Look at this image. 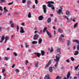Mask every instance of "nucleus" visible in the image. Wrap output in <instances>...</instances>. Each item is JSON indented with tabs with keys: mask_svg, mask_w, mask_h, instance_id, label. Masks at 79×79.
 I'll use <instances>...</instances> for the list:
<instances>
[{
	"mask_svg": "<svg viewBox=\"0 0 79 79\" xmlns=\"http://www.w3.org/2000/svg\"><path fill=\"white\" fill-rule=\"evenodd\" d=\"M60 57L61 56L59 54L57 55L56 56V59H54V60L56 61V63L55 64V66L53 67L54 69H57L58 65V61H59Z\"/></svg>",
	"mask_w": 79,
	"mask_h": 79,
	"instance_id": "1",
	"label": "nucleus"
},
{
	"mask_svg": "<svg viewBox=\"0 0 79 79\" xmlns=\"http://www.w3.org/2000/svg\"><path fill=\"white\" fill-rule=\"evenodd\" d=\"M46 4H48V7H49V8L51 7L52 10L55 9V7L52 4H54V2L52 1H48V2H46Z\"/></svg>",
	"mask_w": 79,
	"mask_h": 79,
	"instance_id": "2",
	"label": "nucleus"
},
{
	"mask_svg": "<svg viewBox=\"0 0 79 79\" xmlns=\"http://www.w3.org/2000/svg\"><path fill=\"white\" fill-rule=\"evenodd\" d=\"M10 40V37H9V36H6L5 37V43L6 44V42L8 40Z\"/></svg>",
	"mask_w": 79,
	"mask_h": 79,
	"instance_id": "3",
	"label": "nucleus"
},
{
	"mask_svg": "<svg viewBox=\"0 0 79 79\" xmlns=\"http://www.w3.org/2000/svg\"><path fill=\"white\" fill-rule=\"evenodd\" d=\"M70 75L71 74L70 73V71H69L67 75V78L65 77L64 79H68L69 78V76H70Z\"/></svg>",
	"mask_w": 79,
	"mask_h": 79,
	"instance_id": "4",
	"label": "nucleus"
},
{
	"mask_svg": "<svg viewBox=\"0 0 79 79\" xmlns=\"http://www.w3.org/2000/svg\"><path fill=\"white\" fill-rule=\"evenodd\" d=\"M20 32V33H22L23 34V33L25 32V31L24 30V28H23V27H21Z\"/></svg>",
	"mask_w": 79,
	"mask_h": 79,
	"instance_id": "5",
	"label": "nucleus"
},
{
	"mask_svg": "<svg viewBox=\"0 0 79 79\" xmlns=\"http://www.w3.org/2000/svg\"><path fill=\"white\" fill-rule=\"evenodd\" d=\"M39 37V35L38 34H35L33 37V39L34 40H37L38 38Z\"/></svg>",
	"mask_w": 79,
	"mask_h": 79,
	"instance_id": "6",
	"label": "nucleus"
},
{
	"mask_svg": "<svg viewBox=\"0 0 79 79\" xmlns=\"http://www.w3.org/2000/svg\"><path fill=\"white\" fill-rule=\"evenodd\" d=\"M52 63V62L51 61V60H49L48 62V63L46 65V66L45 67V69H46L47 68H48L50 64Z\"/></svg>",
	"mask_w": 79,
	"mask_h": 79,
	"instance_id": "7",
	"label": "nucleus"
},
{
	"mask_svg": "<svg viewBox=\"0 0 79 79\" xmlns=\"http://www.w3.org/2000/svg\"><path fill=\"white\" fill-rule=\"evenodd\" d=\"M9 24L10 25V26L12 28H13L15 27L14 26V23H13V22L12 21H10L9 22Z\"/></svg>",
	"mask_w": 79,
	"mask_h": 79,
	"instance_id": "8",
	"label": "nucleus"
},
{
	"mask_svg": "<svg viewBox=\"0 0 79 79\" xmlns=\"http://www.w3.org/2000/svg\"><path fill=\"white\" fill-rule=\"evenodd\" d=\"M60 8L61 9H59L57 11V13L59 15H60V13L62 12V10L61 9L62 8H63L62 6H60Z\"/></svg>",
	"mask_w": 79,
	"mask_h": 79,
	"instance_id": "9",
	"label": "nucleus"
},
{
	"mask_svg": "<svg viewBox=\"0 0 79 79\" xmlns=\"http://www.w3.org/2000/svg\"><path fill=\"white\" fill-rule=\"evenodd\" d=\"M43 9L44 13H46L47 12V9H46V6L44 5L43 6Z\"/></svg>",
	"mask_w": 79,
	"mask_h": 79,
	"instance_id": "10",
	"label": "nucleus"
},
{
	"mask_svg": "<svg viewBox=\"0 0 79 79\" xmlns=\"http://www.w3.org/2000/svg\"><path fill=\"white\" fill-rule=\"evenodd\" d=\"M63 17H64V18H66L67 19V21H68V23H70V22H71V21H70L69 19V18H68V17H67V16L66 15H64L63 16Z\"/></svg>",
	"mask_w": 79,
	"mask_h": 79,
	"instance_id": "11",
	"label": "nucleus"
},
{
	"mask_svg": "<svg viewBox=\"0 0 79 79\" xmlns=\"http://www.w3.org/2000/svg\"><path fill=\"white\" fill-rule=\"evenodd\" d=\"M47 34L48 35V37L49 38H52V35L51 34L48 32V31H47Z\"/></svg>",
	"mask_w": 79,
	"mask_h": 79,
	"instance_id": "12",
	"label": "nucleus"
},
{
	"mask_svg": "<svg viewBox=\"0 0 79 79\" xmlns=\"http://www.w3.org/2000/svg\"><path fill=\"white\" fill-rule=\"evenodd\" d=\"M34 54H35V55H37V56L38 58H40V53L39 52H34Z\"/></svg>",
	"mask_w": 79,
	"mask_h": 79,
	"instance_id": "13",
	"label": "nucleus"
},
{
	"mask_svg": "<svg viewBox=\"0 0 79 79\" xmlns=\"http://www.w3.org/2000/svg\"><path fill=\"white\" fill-rule=\"evenodd\" d=\"M5 39V36L4 35H2L1 38V40L0 41V43H1V42H3V40Z\"/></svg>",
	"mask_w": 79,
	"mask_h": 79,
	"instance_id": "14",
	"label": "nucleus"
},
{
	"mask_svg": "<svg viewBox=\"0 0 79 79\" xmlns=\"http://www.w3.org/2000/svg\"><path fill=\"white\" fill-rule=\"evenodd\" d=\"M42 42V39L41 38H40L38 40V44H41Z\"/></svg>",
	"mask_w": 79,
	"mask_h": 79,
	"instance_id": "15",
	"label": "nucleus"
},
{
	"mask_svg": "<svg viewBox=\"0 0 79 79\" xmlns=\"http://www.w3.org/2000/svg\"><path fill=\"white\" fill-rule=\"evenodd\" d=\"M39 67V61H37L35 63V68H38Z\"/></svg>",
	"mask_w": 79,
	"mask_h": 79,
	"instance_id": "16",
	"label": "nucleus"
},
{
	"mask_svg": "<svg viewBox=\"0 0 79 79\" xmlns=\"http://www.w3.org/2000/svg\"><path fill=\"white\" fill-rule=\"evenodd\" d=\"M38 19L40 21H42L43 19V16L40 15L39 16Z\"/></svg>",
	"mask_w": 79,
	"mask_h": 79,
	"instance_id": "17",
	"label": "nucleus"
},
{
	"mask_svg": "<svg viewBox=\"0 0 79 79\" xmlns=\"http://www.w3.org/2000/svg\"><path fill=\"white\" fill-rule=\"evenodd\" d=\"M73 42H76L77 44H79V40H73Z\"/></svg>",
	"mask_w": 79,
	"mask_h": 79,
	"instance_id": "18",
	"label": "nucleus"
},
{
	"mask_svg": "<svg viewBox=\"0 0 79 79\" xmlns=\"http://www.w3.org/2000/svg\"><path fill=\"white\" fill-rule=\"evenodd\" d=\"M66 14L67 15H68V16H69V15H71V14H70V12L68 10H67L66 12Z\"/></svg>",
	"mask_w": 79,
	"mask_h": 79,
	"instance_id": "19",
	"label": "nucleus"
},
{
	"mask_svg": "<svg viewBox=\"0 0 79 79\" xmlns=\"http://www.w3.org/2000/svg\"><path fill=\"white\" fill-rule=\"evenodd\" d=\"M58 31L60 32V33H62L63 32V30L61 29V28H59Z\"/></svg>",
	"mask_w": 79,
	"mask_h": 79,
	"instance_id": "20",
	"label": "nucleus"
},
{
	"mask_svg": "<svg viewBox=\"0 0 79 79\" xmlns=\"http://www.w3.org/2000/svg\"><path fill=\"white\" fill-rule=\"evenodd\" d=\"M64 35H61L60 36L59 40H61V39H62V37H64Z\"/></svg>",
	"mask_w": 79,
	"mask_h": 79,
	"instance_id": "21",
	"label": "nucleus"
},
{
	"mask_svg": "<svg viewBox=\"0 0 79 79\" xmlns=\"http://www.w3.org/2000/svg\"><path fill=\"white\" fill-rule=\"evenodd\" d=\"M79 53V52L77 51H76L75 52V53L74 54V55H77Z\"/></svg>",
	"mask_w": 79,
	"mask_h": 79,
	"instance_id": "22",
	"label": "nucleus"
},
{
	"mask_svg": "<svg viewBox=\"0 0 79 79\" xmlns=\"http://www.w3.org/2000/svg\"><path fill=\"white\" fill-rule=\"evenodd\" d=\"M6 9V7H5L4 8V13H5V12H8V10L7 9Z\"/></svg>",
	"mask_w": 79,
	"mask_h": 79,
	"instance_id": "23",
	"label": "nucleus"
},
{
	"mask_svg": "<svg viewBox=\"0 0 79 79\" xmlns=\"http://www.w3.org/2000/svg\"><path fill=\"white\" fill-rule=\"evenodd\" d=\"M71 41H70V40H68L67 43V46H69V45H71Z\"/></svg>",
	"mask_w": 79,
	"mask_h": 79,
	"instance_id": "24",
	"label": "nucleus"
},
{
	"mask_svg": "<svg viewBox=\"0 0 79 79\" xmlns=\"http://www.w3.org/2000/svg\"><path fill=\"white\" fill-rule=\"evenodd\" d=\"M41 52L42 56H44L45 55V52L43 50H41Z\"/></svg>",
	"mask_w": 79,
	"mask_h": 79,
	"instance_id": "25",
	"label": "nucleus"
},
{
	"mask_svg": "<svg viewBox=\"0 0 79 79\" xmlns=\"http://www.w3.org/2000/svg\"><path fill=\"white\" fill-rule=\"evenodd\" d=\"M49 71L50 72H52L53 71V69H52V67H50L49 69Z\"/></svg>",
	"mask_w": 79,
	"mask_h": 79,
	"instance_id": "26",
	"label": "nucleus"
},
{
	"mask_svg": "<svg viewBox=\"0 0 79 79\" xmlns=\"http://www.w3.org/2000/svg\"><path fill=\"white\" fill-rule=\"evenodd\" d=\"M28 17L29 18H30L31 17V12H29L28 15Z\"/></svg>",
	"mask_w": 79,
	"mask_h": 79,
	"instance_id": "27",
	"label": "nucleus"
},
{
	"mask_svg": "<svg viewBox=\"0 0 79 79\" xmlns=\"http://www.w3.org/2000/svg\"><path fill=\"white\" fill-rule=\"evenodd\" d=\"M70 22L71 21H73V22H76V20H75V19H73V18H70Z\"/></svg>",
	"mask_w": 79,
	"mask_h": 79,
	"instance_id": "28",
	"label": "nucleus"
},
{
	"mask_svg": "<svg viewBox=\"0 0 79 79\" xmlns=\"http://www.w3.org/2000/svg\"><path fill=\"white\" fill-rule=\"evenodd\" d=\"M6 2L5 0H0V3H6Z\"/></svg>",
	"mask_w": 79,
	"mask_h": 79,
	"instance_id": "29",
	"label": "nucleus"
},
{
	"mask_svg": "<svg viewBox=\"0 0 79 79\" xmlns=\"http://www.w3.org/2000/svg\"><path fill=\"white\" fill-rule=\"evenodd\" d=\"M16 29H17V32H18V30L19 29V26L17 25L16 26Z\"/></svg>",
	"mask_w": 79,
	"mask_h": 79,
	"instance_id": "30",
	"label": "nucleus"
},
{
	"mask_svg": "<svg viewBox=\"0 0 79 79\" xmlns=\"http://www.w3.org/2000/svg\"><path fill=\"white\" fill-rule=\"evenodd\" d=\"M46 31V33H47V31H47V28L46 27H45L44 29H43V32H45Z\"/></svg>",
	"mask_w": 79,
	"mask_h": 79,
	"instance_id": "31",
	"label": "nucleus"
},
{
	"mask_svg": "<svg viewBox=\"0 0 79 79\" xmlns=\"http://www.w3.org/2000/svg\"><path fill=\"white\" fill-rule=\"evenodd\" d=\"M51 19L50 18H49L47 20V21L48 23H51Z\"/></svg>",
	"mask_w": 79,
	"mask_h": 79,
	"instance_id": "32",
	"label": "nucleus"
},
{
	"mask_svg": "<svg viewBox=\"0 0 79 79\" xmlns=\"http://www.w3.org/2000/svg\"><path fill=\"white\" fill-rule=\"evenodd\" d=\"M33 44H37V41H33L32 42Z\"/></svg>",
	"mask_w": 79,
	"mask_h": 79,
	"instance_id": "33",
	"label": "nucleus"
},
{
	"mask_svg": "<svg viewBox=\"0 0 79 79\" xmlns=\"http://www.w3.org/2000/svg\"><path fill=\"white\" fill-rule=\"evenodd\" d=\"M78 25V23H77L75 24L74 25V27L75 28V27H77Z\"/></svg>",
	"mask_w": 79,
	"mask_h": 79,
	"instance_id": "34",
	"label": "nucleus"
},
{
	"mask_svg": "<svg viewBox=\"0 0 79 79\" xmlns=\"http://www.w3.org/2000/svg\"><path fill=\"white\" fill-rule=\"evenodd\" d=\"M56 52H60V48H57L56 51Z\"/></svg>",
	"mask_w": 79,
	"mask_h": 79,
	"instance_id": "35",
	"label": "nucleus"
},
{
	"mask_svg": "<svg viewBox=\"0 0 79 79\" xmlns=\"http://www.w3.org/2000/svg\"><path fill=\"white\" fill-rule=\"evenodd\" d=\"M15 71L16 72V73H17L19 72V69H16L15 70Z\"/></svg>",
	"mask_w": 79,
	"mask_h": 79,
	"instance_id": "36",
	"label": "nucleus"
},
{
	"mask_svg": "<svg viewBox=\"0 0 79 79\" xmlns=\"http://www.w3.org/2000/svg\"><path fill=\"white\" fill-rule=\"evenodd\" d=\"M50 52H53V47H52L51 48Z\"/></svg>",
	"mask_w": 79,
	"mask_h": 79,
	"instance_id": "37",
	"label": "nucleus"
},
{
	"mask_svg": "<svg viewBox=\"0 0 79 79\" xmlns=\"http://www.w3.org/2000/svg\"><path fill=\"white\" fill-rule=\"evenodd\" d=\"M79 64H78L77 67H75V70H77V69H78V68H79Z\"/></svg>",
	"mask_w": 79,
	"mask_h": 79,
	"instance_id": "38",
	"label": "nucleus"
},
{
	"mask_svg": "<svg viewBox=\"0 0 79 79\" xmlns=\"http://www.w3.org/2000/svg\"><path fill=\"white\" fill-rule=\"evenodd\" d=\"M27 2V5H30L31 4V1H28Z\"/></svg>",
	"mask_w": 79,
	"mask_h": 79,
	"instance_id": "39",
	"label": "nucleus"
},
{
	"mask_svg": "<svg viewBox=\"0 0 79 79\" xmlns=\"http://www.w3.org/2000/svg\"><path fill=\"white\" fill-rule=\"evenodd\" d=\"M13 55H15V56H17V53L16 52H14L13 53Z\"/></svg>",
	"mask_w": 79,
	"mask_h": 79,
	"instance_id": "40",
	"label": "nucleus"
},
{
	"mask_svg": "<svg viewBox=\"0 0 79 79\" xmlns=\"http://www.w3.org/2000/svg\"><path fill=\"white\" fill-rule=\"evenodd\" d=\"M13 3V2H11L9 3L8 4V5H12Z\"/></svg>",
	"mask_w": 79,
	"mask_h": 79,
	"instance_id": "41",
	"label": "nucleus"
},
{
	"mask_svg": "<svg viewBox=\"0 0 79 79\" xmlns=\"http://www.w3.org/2000/svg\"><path fill=\"white\" fill-rule=\"evenodd\" d=\"M8 59H9V58L7 57H5V60H6V61H8Z\"/></svg>",
	"mask_w": 79,
	"mask_h": 79,
	"instance_id": "42",
	"label": "nucleus"
},
{
	"mask_svg": "<svg viewBox=\"0 0 79 79\" xmlns=\"http://www.w3.org/2000/svg\"><path fill=\"white\" fill-rule=\"evenodd\" d=\"M26 48H27L28 47H29V45L28 44H27V43H26Z\"/></svg>",
	"mask_w": 79,
	"mask_h": 79,
	"instance_id": "43",
	"label": "nucleus"
},
{
	"mask_svg": "<svg viewBox=\"0 0 79 79\" xmlns=\"http://www.w3.org/2000/svg\"><path fill=\"white\" fill-rule=\"evenodd\" d=\"M61 79V77L59 76H57L56 77V79Z\"/></svg>",
	"mask_w": 79,
	"mask_h": 79,
	"instance_id": "44",
	"label": "nucleus"
},
{
	"mask_svg": "<svg viewBox=\"0 0 79 79\" xmlns=\"http://www.w3.org/2000/svg\"><path fill=\"white\" fill-rule=\"evenodd\" d=\"M77 50H79V44H78L77 46Z\"/></svg>",
	"mask_w": 79,
	"mask_h": 79,
	"instance_id": "45",
	"label": "nucleus"
},
{
	"mask_svg": "<svg viewBox=\"0 0 79 79\" xmlns=\"http://www.w3.org/2000/svg\"><path fill=\"white\" fill-rule=\"evenodd\" d=\"M71 60L72 61H74V58H73V57H71Z\"/></svg>",
	"mask_w": 79,
	"mask_h": 79,
	"instance_id": "46",
	"label": "nucleus"
},
{
	"mask_svg": "<svg viewBox=\"0 0 79 79\" xmlns=\"http://www.w3.org/2000/svg\"><path fill=\"white\" fill-rule=\"evenodd\" d=\"M29 63L28 60H26V63H25V64L26 65H27V63Z\"/></svg>",
	"mask_w": 79,
	"mask_h": 79,
	"instance_id": "47",
	"label": "nucleus"
},
{
	"mask_svg": "<svg viewBox=\"0 0 79 79\" xmlns=\"http://www.w3.org/2000/svg\"><path fill=\"white\" fill-rule=\"evenodd\" d=\"M66 61H67V63H69V59H68L67 60H66Z\"/></svg>",
	"mask_w": 79,
	"mask_h": 79,
	"instance_id": "48",
	"label": "nucleus"
},
{
	"mask_svg": "<svg viewBox=\"0 0 79 79\" xmlns=\"http://www.w3.org/2000/svg\"><path fill=\"white\" fill-rule=\"evenodd\" d=\"M25 2H26V0H23L22 1L23 3H25Z\"/></svg>",
	"mask_w": 79,
	"mask_h": 79,
	"instance_id": "49",
	"label": "nucleus"
},
{
	"mask_svg": "<svg viewBox=\"0 0 79 79\" xmlns=\"http://www.w3.org/2000/svg\"><path fill=\"white\" fill-rule=\"evenodd\" d=\"M15 64H14L12 66V68H15Z\"/></svg>",
	"mask_w": 79,
	"mask_h": 79,
	"instance_id": "50",
	"label": "nucleus"
},
{
	"mask_svg": "<svg viewBox=\"0 0 79 79\" xmlns=\"http://www.w3.org/2000/svg\"><path fill=\"white\" fill-rule=\"evenodd\" d=\"M5 71V69H2V73H4Z\"/></svg>",
	"mask_w": 79,
	"mask_h": 79,
	"instance_id": "51",
	"label": "nucleus"
},
{
	"mask_svg": "<svg viewBox=\"0 0 79 79\" xmlns=\"http://www.w3.org/2000/svg\"><path fill=\"white\" fill-rule=\"evenodd\" d=\"M35 2L36 4H37L38 3V1H37V0H35Z\"/></svg>",
	"mask_w": 79,
	"mask_h": 79,
	"instance_id": "52",
	"label": "nucleus"
},
{
	"mask_svg": "<svg viewBox=\"0 0 79 79\" xmlns=\"http://www.w3.org/2000/svg\"><path fill=\"white\" fill-rule=\"evenodd\" d=\"M6 74L5 73V74H4L3 75V76H4L5 77V79H6Z\"/></svg>",
	"mask_w": 79,
	"mask_h": 79,
	"instance_id": "53",
	"label": "nucleus"
},
{
	"mask_svg": "<svg viewBox=\"0 0 79 79\" xmlns=\"http://www.w3.org/2000/svg\"><path fill=\"white\" fill-rule=\"evenodd\" d=\"M0 10H1V11H3V9H2V7L1 6H0Z\"/></svg>",
	"mask_w": 79,
	"mask_h": 79,
	"instance_id": "54",
	"label": "nucleus"
},
{
	"mask_svg": "<svg viewBox=\"0 0 79 79\" xmlns=\"http://www.w3.org/2000/svg\"><path fill=\"white\" fill-rule=\"evenodd\" d=\"M43 32L42 31V30L40 31V33L41 34H42Z\"/></svg>",
	"mask_w": 79,
	"mask_h": 79,
	"instance_id": "55",
	"label": "nucleus"
},
{
	"mask_svg": "<svg viewBox=\"0 0 79 79\" xmlns=\"http://www.w3.org/2000/svg\"><path fill=\"white\" fill-rule=\"evenodd\" d=\"M22 26H24V23H23L21 24Z\"/></svg>",
	"mask_w": 79,
	"mask_h": 79,
	"instance_id": "56",
	"label": "nucleus"
},
{
	"mask_svg": "<svg viewBox=\"0 0 79 79\" xmlns=\"http://www.w3.org/2000/svg\"><path fill=\"white\" fill-rule=\"evenodd\" d=\"M33 8H34V9H35V4L33 5Z\"/></svg>",
	"mask_w": 79,
	"mask_h": 79,
	"instance_id": "57",
	"label": "nucleus"
},
{
	"mask_svg": "<svg viewBox=\"0 0 79 79\" xmlns=\"http://www.w3.org/2000/svg\"><path fill=\"white\" fill-rule=\"evenodd\" d=\"M49 15L50 16H53V14H49Z\"/></svg>",
	"mask_w": 79,
	"mask_h": 79,
	"instance_id": "58",
	"label": "nucleus"
},
{
	"mask_svg": "<svg viewBox=\"0 0 79 79\" xmlns=\"http://www.w3.org/2000/svg\"><path fill=\"white\" fill-rule=\"evenodd\" d=\"M7 16H10V14H7Z\"/></svg>",
	"mask_w": 79,
	"mask_h": 79,
	"instance_id": "59",
	"label": "nucleus"
},
{
	"mask_svg": "<svg viewBox=\"0 0 79 79\" xmlns=\"http://www.w3.org/2000/svg\"><path fill=\"white\" fill-rule=\"evenodd\" d=\"M77 3L79 4V0H77Z\"/></svg>",
	"mask_w": 79,
	"mask_h": 79,
	"instance_id": "60",
	"label": "nucleus"
},
{
	"mask_svg": "<svg viewBox=\"0 0 79 79\" xmlns=\"http://www.w3.org/2000/svg\"><path fill=\"white\" fill-rule=\"evenodd\" d=\"M74 79H77V77L75 76L74 77Z\"/></svg>",
	"mask_w": 79,
	"mask_h": 79,
	"instance_id": "61",
	"label": "nucleus"
},
{
	"mask_svg": "<svg viewBox=\"0 0 79 79\" xmlns=\"http://www.w3.org/2000/svg\"><path fill=\"white\" fill-rule=\"evenodd\" d=\"M73 49H75V48H76V46H73Z\"/></svg>",
	"mask_w": 79,
	"mask_h": 79,
	"instance_id": "62",
	"label": "nucleus"
},
{
	"mask_svg": "<svg viewBox=\"0 0 79 79\" xmlns=\"http://www.w3.org/2000/svg\"><path fill=\"white\" fill-rule=\"evenodd\" d=\"M34 29H35V30H37V28L36 27H35L34 28Z\"/></svg>",
	"mask_w": 79,
	"mask_h": 79,
	"instance_id": "63",
	"label": "nucleus"
},
{
	"mask_svg": "<svg viewBox=\"0 0 79 79\" xmlns=\"http://www.w3.org/2000/svg\"><path fill=\"white\" fill-rule=\"evenodd\" d=\"M1 31H2V27H0V32H1Z\"/></svg>",
	"mask_w": 79,
	"mask_h": 79,
	"instance_id": "64",
	"label": "nucleus"
}]
</instances>
